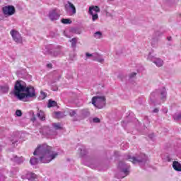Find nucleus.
I'll return each instance as SVG.
<instances>
[{"mask_svg":"<svg viewBox=\"0 0 181 181\" xmlns=\"http://www.w3.org/2000/svg\"><path fill=\"white\" fill-rule=\"evenodd\" d=\"M87 153V150H86V148H83V150L81 151V155L82 156H84V155H86Z\"/></svg>","mask_w":181,"mask_h":181,"instance_id":"c756f323","label":"nucleus"},{"mask_svg":"<svg viewBox=\"0 0 181 181\" xmlns=\"http://www.w3.org/2000/svg\"><path fill=\"white\" fill-rule=\"evenodd\" d=\"M163 112H164V114H168V108H164L163 110Z\"/></svg>","mask_w":181,"mask_h":181,"instance_id":"e433bc0d","label":"nucleus"},{"mask_svg":"<svg viewBox=\"0 0 181 181\" xmlns=\"http://www.w3.org/2000/svg\"><path fill=\"white\" fill-rule=\"evenodd\" d=\"M93 36L95 39H101V37H103V33L100 31H97L94 33Z\"/></svg>","mask_w":181,"mask_h":181,"instance_id":"5701e85b","label":"nucleus"},{"mask_svg":"<svg viewBox=\"0 0 181 181\" xmlns=\"http://www.w3.org/2000/svg\"><path fill=\"white\" fill-rule=\"evenodd\" d=\"M173 168L177 172H181V164L178 161H174L173 163Z\"/></svg>","mask_w":181,"mask_h":181,"instance_id":"f3484780","label":"nucleus"},{"mask_svg":"<svg viewBox=\"0 0 181 181\" xmlns=\"http://www.w3.org/2000/svg\"><path fill=\"white\" fill-rule=\"evenodd\" d=\"M168 40H169V41L172 40V37H168Z\"/></svg>","mask_w":181,"mask_h":181,"instance_id":"79ce46f5","label":"nucleus"},{"mask_svg":"<svg viewBox=\"0 0 181 181\" xmlns=\"http://www.w3.org/2000/svg\"><path fill=\"white\" fill-rule=\"evenodd\" d=\"M37 117H38L40 121H45V119H46V117H45V112L42 110H37Z\"/></svg>","mask_w":181,"mask_h":181,"instance_id":"6ab92c4d","label":"nucleus"},{"mask_svg":"<svg viewBox=\"0 0 181 181\" xmlns=\"http://www.w3.org/2000/svg\"><path fill=\"white\" fill-rule=\"evenodd\" d=\"M118 168L120 169L121 175H117V179H124L129 175V169L131 166L123 161H120L118 165Z\"/></svg>","mask_w":181,"mask_h":181,"instance_id":"20e7f679","label":"nucleus"},{"mask_svg":"<svg viewBox=\"0 0 181 181\" xmlns=\"http://www.w3.org/2000/svg\"><path fill=\"white\" fill-rule=\"evenodd\" d=\"M147 59L148 60L153 62L157 67H162V66H163V60L160 58H156L155 56H152L149 54Z\"/></svg>","mask_w":181,"mask_h":181,"instance_id":"f8f14e48","label":"nucleus"},{"mask_svg":"<svg viewBox=\"0 0 181 181\" xmlns=\"http://www.w3.org/2000/svg\"><path fill=\"white\" fill-rule=\"evenodd\" d=\"M16 115H17V117H22V111L16 110Z\"/></svg>","mask_w":181,"mask_h":181,"instance_id":"c85d7f7f","label":"nucleus"},{"mask_svg":"<svg viewBox=\"0 0 181 181\" xmlns=\"http://www.w3.org/2000/svg\"><path fill=\"white\" fill-rule=\"evenodd\" d=\"M52 127L53 128H54V129H62V126L60 125V123H53Z\"/></svg>","mask_w":181,"mask_h":181,"instance_id":"bb28decb","label":"nucleus"},{"mask_svg":"<svg viewBox=\"0 0 181 181\" xmlns=\"http://www.w3.org/2000/svg\"><path fill=\"white\" fill-rule=\"evenodd\" d=\"M54 115L56 118H63V112H55Z\"/></svg>","mask_w":181,"mask_h":181,"instance_id":"cd10ccee","label":"nucleus"},{"mask_svg":"<svg viewBox=\"0 0 181 181\" xmlns=\"http://www.w3.org/2000/svg\"><path fill=\"white\" fill-rule=\"evenodd\" d=\"M48 18L52 21H57L60 18V11L57 8L49 11Z\"/></svg>","mask_w":181,"mask_h":181,"instance_id":"6e6552de","label":"nucleus"},{"mask_svg":"<svg viewBox=\"0 0 181 181\" xmlns=\"http://www.w3.org/2000/svg\"><path fill=\"white\" fill-rule=\"evenodd\" d=\"M61 22L64 25H70V23H71V20H70L69 18H62L61 20Z\"/></svg>","mask_w":181,"mask_h":181,"instance_id":"b1692460","label":"nucleus"},{"mask_svg":"<svg viewBox=\"0 0 181 181\" xmlns=\"http://www.w3.org/2000/svg\"><path fill=\"white\" fill-rule=\"evenodd\" d=\"M33 155H37L40 159L38 160L36 157H32L30 160V165H37L39 160L41 163H49L53 159H56L59 156V153L54 151L53 147L49 146L47 144H42L37 146Z\"/></svg>","mask_w":181,"mask_h":181,"instance_id":"f257e3e1","label":"nucleus"},{"mask_svg":"<svg viewBox=\"0 0 181 181\" xmlns=\"http://www.w3.org/2000/svg\"><path fill=\"white\" fill-rule=\"evenodd\" d=\"M100 12V8L97 6H91L89 7L88 13L92 16V21L95 22L98 19V14L97 13Z\"/></svg>","mask_w":181,"mask_h":181,"instance_id":"0eeeda50","label":"nucleus"},{"mask_svg":"<svg viewBox=\"0 0 181 181\" xmlns=\"http://www.w3.org/2000/svg\"><path fill=\"white\" fill-rule=\"evenodd\" d=\"M10 34L11 35L13 40H14V42H16V43H19V44L23 43L22 35H21V33H19V32L15 30H12L10 32Z\"/></svg>","mask_w":181,"mask_h":181,"instance_id":"1a4fd4ad","label":"nucleus"},{"mask_svg":"<svg viewBox=\"0 0 181 181\" xmlns=\"http://www.w3.org/2000/svg\"><path fill=\"white\" fill-rule=\"evenodd\" d=\"M71 42L72 47H76L77 45V38H73L72 40H69Z\"/></svg>","mask_w":181,"mask_h":181,"instance_id":"a878e982","label":"nucleus"},{"mask_svg":"<svg viewBox=\"0 0 181 181\" xmlns=\"http://www.w3.org/2000/svg\"><path fill=\"white\" fill-rule=\"evenodd\" d=\"M1 149H2V146H0V152H1Z\"/></svg>","mask_w":181,"mask_h":181,"instance_id":"37998d69","label":"nucleus"},{"mask_svg":"<svg viewBox=\"0 0 181 181\" xmlns=\"http://www.w3.org/2000/svg\"><path fill=\"white\" fill-rule=\"evenodd\" d=\"M0 181H5V176L0 175Z\"/></svg>","mask_w":181,"mask_h":181,"instance_id":"f704fd0d","label":"nucleus"},{"mask_svg":"<svg viewBox=\"0 0 181 181\" xmlns=\"http://www.w3.org/2000/svg\"><path fill=\"white\" fill-rule=\"evenodd\" d=\"M52 56L54 57H57L59 54H62V47L57 46V47L54 48L52 51L49 52Z\"/></svg>","mask_w":181,"mask_h":181,"instance_id":"ddd939ff","label":"nucleus"},{"mask_svg":"<svg viewBox=\"0 0 181 181\" xmlns=\"http://www.w3.org/2000/svg\"><path fill=\"white\" fill-rule=\"evenodd\" d=\"M56 105H57V103L56 101L51 100H49V103H48L49 108H50L51 107H56Z\"/></svg>","mask_w":181,"mask_h":181,"instance_id":"393cba45","label":"nucleus"},{"mask_svg":"<svg viewBox=\"0 0 181 181\" xmlns=\"http://www.w3.org/2000/svg\"><path fill=\"white\" fill-rule=\"evenodd\" d=\"M167 95L168 93L165 88L156 90L151 93L150 102L154 105H159L160 104H162V103H165V101H166Z\"/></svg>","mask_w":181,"mask_h":181,"instance_id":"7ed1b4c3","label":"nucleus"},{"mask_svg":"<svg viewBox=\"0 0 181 181\" xmlns=\"http://www.w3.org/2000/svg\"><path fill=\"white\" fill-rule=\"evenodd\" d=\"M2 11L4 15L7 16H12V15H15L16 9L13 6H6L2 8Z\"/></svg>","mask_w":181,"mask_h":181,"instance_id":"9b49d317","label":"nucleus"},{"mask_svg":"<svg viewBox=\"0 0 181 181\" xmlns=\"http://www.w3.org/2000/svg\"><path fill=\"white\" fill-rule=\"evenodd\" d=\"M41 94H42V95H44V98H45V97H46V93H41Z\"/></svg>","mask_w":181,"mask_h":181,"instance_id":"ea45409f","label":"nucleus"},{"mask_svg":"<svg viewBox=\"0 0 181 181\" xmlns=\"http://www.w3.org/2000/svg\"><path fill=\"white\" fill-rule=\"evenodd\" d=\"M11 160H13V162H16V163H23V158L22 157H17L16 156H15L13 158H11Z\"/></svg>","mask_w":181,"mask_h":181,"instance_id":"aec40b11","label":"nucleus"},{"mask_svg":"<svg viewBox=\"0 0 181 181\" xmlns=\"http://www.w3.org/2000/svg\"><path fill=\"white\" fill-rule=\"evenodd\" d=\"M14 95L18 100H23L24 98H33V97H36V93L33 86L26 87L22 84V82L17 81L14 86Z\"/></svg>","mask_w":181,"mask_h":181,"instance_id":"f03ea898","label":"nucleus"},{"mask_svg":"<svg viewBox=\"0 0 181 181\" xmlns=\"http://www.w3.org/2000/svg\"><path fill=\"white\" fill-rule=\"evenodd\" d=\"M92 104L96 108L101 110L105 107V96H94L92 98Z\"/></svg>","mask_w":181,"mask_h":181,"instance_id":"423d86ee","label":"nucleus"},{"mask_svg":"<svg viewBox=\"0 0 181 181\" xmlns=\"http://www.w3.org/2000/svg\"><path fill=\"white\" fill-rule=\"evenodd\" d=\"M90 112H88V109H85L81 111V117L82 119H84V118H87V117H89Z\"/></svg>","mask_w":181,"mask_h":181,"instance_id":"a211bd4d","label":"nucleus"},{"mask_svg":"<svg viewBox=\"0 0 181 181\" xmlns=\"http://www.w3.org/2000/svg\"><path fill=\"white\" fill-rule=\"evenodd\" d=\"M94 62H98L99 63H104V59L101 57V55L98 54V53L93 54V59Z\"/></svg>","mask_w":181,"mask_h":181,"instance_id":"2eb2a0df","label":"nucleus"},{"mask_svg":"<svg viewBox=\"0 0 181 181\" xmlns=\"http://www.w3.org/2000/svg\"><path fill=\"white\" fill-rule=\"evenodd\" d=\"M135 76H136V73L133 72L129 75L130 78H134V77H135Z\"/></svg>","mask_w":181,"mask_h":181,"instance_id":"473e14b6","label":"nucleus"},{"mask_svg":"<svg viewBox=\"0 0 181 181\" xmlns=\"http://www.w3.org/2000/svg\"><path fill=\"white\" fill-rule=\"evenodd\" d=\"M32 121H36V117H35V114L33 115V118L31 119Z\"/></svg>","mask_w":181,"mask_h":181,"instance_id":"4c0bfd02","label":"nucleus"},{"mask_svg":"<svg viewBox=\"0 0 181 181\" xmlns=\"http://www.w3.org/2000/svg\"><path fill=\"white\" fill-rule=\"evenodd\" d=\"M65 11L70 16L76 15V6L70 1H67V4L65 5Z\"/></svg>","mask_w":181,"mask_h":181,"instance_id":"9d476101","label":"nucleus"},{"mask_svg":"<svg viewBox=\"0 0 181 181\" xmlns=\"http://www.w3.org/2000/svg\"><path fill=\"white\" fill-rule=\"evenodd\" d=\"M11 142H12L13 145H15V144H16V142H18V139H13V140H11Z\"/></svg>","mask_w":181,"mask_h":181,"instance_id":"72a5a7b5","label":"nucleus"},{"mask_svg":"<svg viewBox=\"0 0 181 181\" xmlns=\"http://www.w3.org/2000/svg\"><path fill=\"white\" fill-rule=\"evenodd\" d=\"M127 159L132 163H139L140 165H145L148 162V157L145 154H140L137 157H132L131 156H127Z\"/></svg>","mask_w":181,"mask_h":181,"instance_id":"39448f33","label":"nucleus"},{"mask_svg":"<svg viewBox=\"0 0 181 181\" xmlns=\"http://www.w3.org/2000/svg\"><path fill=\"white\" fill-rule=\"evenodd\" d=\"M173 118L174 121H177L178 122H181V112H177L173 115Z\"/></svg>","mask_w":181,"mask_h":181,"instance_id":"412c9836","label":"nucleus"},{"mask_svg":"<svg viewBox=\"0 0 181 181\" xmlns=\"http://www.w3.org/2000/svg\"><path fill=\"white\" fill-rule=\"evenodd\" d=\"M0 93L1 94H8L9 93V85L8 83L0 85Z\"/></svg>","mask_w":181,"mask_h":181,"instance_id":"4468645a","label":"nucleus"},{"mask_svg":"<svg viewBox=\"0 0 181 181\" xmlns=\"http://www.w3.org/2000/svg\"><path fill=\"white\" fill-rule=\"evenodd\" d=\"M86 57H92V60H93V59H94V54H90V53H88V52H87L86 54Z\"/></svg>","mask_w":181,"mask_h":181,"instance_id":"7c9ffc66","label":"nucleus"},{"mask_svg":"<svg viewBox=\"0 0 181 181\" xmlns=\"http://www.w3.org/2000/svg\"><path fill=\"white\" fill-rule=\"evenodd\" d=\"M123 149H127V147H126V148H124Z\"/></svg>","mask_w":181,"mask_h":181,"instance_id":"c03bdc74","label":"nucleus"},{"mask_svg":"<svg viewBox=\"0 0 181 181\" xmlns=\"http://www.w3.org/2000/svg\"><path fill=\"white\" fill-rule=\"evenodd\" d=\"M93 122L98 124L100 122V119L98 117H95L93 119Z\"/></svg>","mask_w":181,"mask_h":181,"instance_id":"2f4dec72","label":"nucleus"},{"mask_svg":"<svg viewBox=\"0 0 181 181\" xmlns=\"http://www.w3.org/2000/svg\"><path fill=\"white\" fill-rule=\"evenodd\" d=\"M52 66H53V65H52V64H47V67L48 69H52Z\"/></svg>","mask_w":181,"mask_h":181,"instance_id":"c9c22d12","label":"nucleus"},{"mask_svg":"<svg viewBox=\"0 0 181 181\" xmlns=\"http://www.w3.org/2000/svg\"><path fill=\"white\" fill-rule=\"evenodd\" d=\"M153 112H159V109H158V108H156V109H154L153 110Z\"/></svg>","mask_w":181,"mask_h":181,"instance_id":"58836bf2","label":"nucleus"},{"mask_svg":"<svg viewBox=\"0 0 181 181\" xmlns=\"http://www.w3.org/2000/svg\"><path fill=\"white\" fill-rule=\"evenodd\" d=\"M52 90L53 91H57V88H55L54 89L52 88Z\"/></svg>","mask_w":181,"mask_h":181,"instance_id":"a19ab883","label":"nucleus"},{"mask_svg":"<svg viewBox=\"0 0 181 181\" xmlns=\"http://www.w3.org/2000/svg\"><path fill=\"white\" fill-rule=\"evenodd\" d=\"M26 177L29 181H38L36 180L37 175L33 173H28Z\"/></svg>","mask_w":181,"mask_h":181,"instance_id":"dca6fc26","label":"nucleus"},{"mask_svg":"<svg viewBox=\"0 0 181 181\" xmlns=\"http://www.w3.org/2000/svg\"><path fill=\"white\" fill-rule=\"evenodd\" d=\"M70 117H74V121H78V119L76 118L77 117V112L76 110H69Z\"/></svg>","mask_w":181,"mask_h":181,"instance_id":"4be33fe9","label":"nucleus"}]
</instances>
